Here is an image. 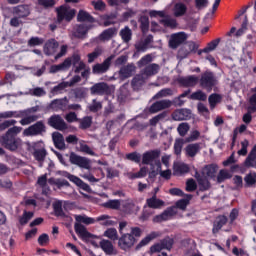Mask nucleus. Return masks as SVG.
Segmentation results:
<instances>
[{
  "label": "nucleus",
  "instance_id": "nucleus-62",
  "mask_svg": "<svg viewBox=\"0 0 256 256\" xmlns=\"http://www.w3.org/2000/svg\"><path fill=\"white\" fill-rule=\"evenodd\" d=\"M183 145H185V140L183 138L176 139L174 142V153L176 155H181L183 151Z\"/></svg>",
  "mask_w": 256,
  "mask_h": 256
},
{
  "label": "nucleus",
  "instance_id": "nucleus-24",
  "mask_svg": "<svg viewBox=\"0 0 256 256\" xmlns=\"http://www.w3.org/2000/svg\"><path fill=\"white\" fill-rule=\"evenodd\" d=\"M49 111H65L67 109V98L65 99H55L47 106Z\"/></svg>",
  "mask_w": 256,
  "mask_h": 256
},
{
  "label": "nucleus",
  "instance_id": "nucleus-11",
  "mask_svg": "<svg viewBox=\"0 0 256 256\" xmlns=\"http://www.w3.org/2000/svg\"><path fill=\"white\" fill-rule=\"evenodd\" d=\"M136 239L129 233H124L118 238V247L122 251H129L135 245Z\"/></svg>",
  "mask_w": 256,
  "mask_h": 256
},
{
  "label": "nucleus",
  "instance_id": "nucleus-14",
  "mask_svg": "<svg viewBox=\"0 0 256 256\" xmlns=\"http://www.w3.org/2000/svg\"><path fill=\"white\" fill-rule=\"evenodd\" d=\"M187 41V34L185 32H178L171 35L169 40L170 49H177L180 45Z\"/></svg>",
  "mask_w": 256,
  "mask_h": 256
},
{
  "label": "nucleus",
  "instance_id": "nucleus-46",
  "mask_svg": "<svg viewBox=\"0 0 256 256\" xmlns=\"http://www.w3.org/2000/svg\"><path fill=\"white\" fill-rule=\"evenodd\" d=\"M138 22L140 23V29L142 33H147L149 31V16L141 15L138 19Z\"/></svg>",
  "mask_w": 256,
  "mask_h": 256
},
{
  "label": "nucleus",
  "instance_id": "nucleus-55",
  "mask_svg": "<svg viewBox=\"0 0 256 256\" xmlns=\"http://www.w3.org/2000/svg\"><path fill=\"white\" fill-rule=\"evenodd\" d=\"M53 209L55 217H66L65 212L63 211V203H61V201L55 202L53 204Z\"/></svg>",
  "mask_w": 256,
  "mask_h": 256
},
{
  "label": "nucleus",
  "instance_id": "nucleus-36",
  "mask_svg": "<svg viewBox=\"0 0 256 256\" xmlns=\"http://www.w3.org/2000/svg\"><path fill=\"white\" fill-rule=\"evenodd\" d=\"M37 144L34 145L33 157L38 163H43L45 157H47V150L45 148L37 149Z\"/></svg>",
  "mask_w": 256,
  "mask_h": 256
},
{
  "label": "nucleus",
  "instance_id": "nucleus-20",
  "mask_svg": "<svg viewBox=\"0 0 256 256\" xmlns=\"http://www.w3.org/2000/svg\"><path fill=\"white\" fill-rule=\"evenodd\" d=\"M173 121H188L191 119V111L187 108L175 110L171 115Z\"/></svg>",
  "mask_w": 256,
  "mask_h": 256
},
{
  "label": "nucleus",
  "instance_id": "nucleus-51",
  "mask_svg": "<svg viewBox=\"0 0 256 256\" xmlns=\"http://www.w3.org/2000/svg\"><path fill=\"white\" fill-rule=\"evenodd\" d=\"M101 55H103V49L101 47H96L93 52L87 55L88 63H93V61L101 57Z\"/></svg>",
  "mask_w": 256,
  "mask_h": 256
},
{
  "label": "nucleus",
  "instance_id": "nucleus-61",
  "mask_svg": "<svg viewBox=\"0 0 256 256\" xmlns=\"http://www.w3.org/2000/svg\"><path fill=\"white\" fill-rule=\"evenodd\" d=\"M87 35V27L83 24L77 26L74 36L77 39H83Z\"/></svg>",
  "mask_w": 256,
  "mask_h": 256
},
{
  "label": "nucleus",
  "instance_id": "nucleus-6",
  "mask_svg": "<svg viewBox=\"0 0 256 256\" xmlns=\"http://www.w3.org/2000/svg\"><path fill=\"white\" fill-rule=\"evenodd\" d=\"M173 245H175V240L169 236H166L164 239L160 240L159 243H156L150 247V254L153 253H161L163 249L166 251H171L173 249Z\"/></svg>",
  "mask_w": 256,
  "mask_h": 256
},
{
  "label": "nucleus",
  "instance_id": "nucleus-26",
  "mask_svg": "<svg viewBox=\"0 0 256 256\" xmlns=\"http://www.w3.org/2000/svg\"><path fill=\"white\" fill-rule=\"evenodd\" d=\"M229 219L225 215H219L217 217L216 222H214L213 228H212V233L213 235H217L221 229H223L224 225H227V222Z\"/></svg>",
  "mask_w": 256,
  "mask_h": 256
},
{
  "label": "nucleus",
  "instance_id": "nucleus-47",
  "mask_svg": "<svg viewBox=\"0 0 256 256\" xmlns=\"http://www.w3.org/2000/svg\"><path fill=\"white\" fill-rule=\"evenodd\" d=\"M231 177H233V175H231V173H229V171L222 169L219 171V173L216 177V181L219 184L225 183V181H227V179H231Z\"/></svg>",
  "mask_w": 256,
  "mask_h": 256
},
{
  "label": "nucleus",
  "instance_id": "nucleus-10",
  "mask_svg": "<svg viewBox=\"0 0 256 256\" xmlns=\"http://www.w3.org/2000/svg\"><path fill=\"white\" fill-rule=\"evenodd\" d=\"M91 95H111V87L106 82H98L90 87Z\"/></svg>",
  "mask_w": 256,
  "mask_h": 256
},
{
  "label": "nucleus",
  "instance_id": "nucleus-31",
  "mask_svg": "<svg viewBox=\"0 0 256 256\" xmlns=\"http://www.w3.org/2000/svg\"><path fill=\"white\" fill-rule=\"evenodd\" d=\"M146 203L150 209H161L165 205V201L157 198L155 194L151 198H148Z\"/></svg>",
  "mask_w": 256,
  "mask_h": 256
},
{
  "label": "nucleus",
  "instance_id": "nucleus-8",
  "mask_svg": "<svg viewBox=\"0 0 256 256\" xmlns=\"http://www.w3.org/2000/svg\"><path fill=\"white\" fill-rule=\"evenodd\" d=\"M47 125L52 127V129H56V131H67L69 128L67 122L59 114L50 116L47 120Z\"/></svg>",
  "mask_w": 256,
  "mask_h": 256
},
{
  "label": "nucleus",
  "instance_id": "nucleus-56",
  "mask_svg": "<svg viewBox=\"0 0 256 256\" xmlns=\"http://www.w3.org/2000/svg\"><path fill=\"white\" fill-rule=\"evenodd\" d=\"M104 237H107L111 241H118L119 240V234L117 233V229H115V228H108L104 232Z\"/></svg>",
  "mask_w": 256,
  "mask_h": 256
},
{
  "label": "nucleus",
  "instance_id": "nucleus-40",
  "mask_svg": "<svg viewBox=\"0 0 256 256\" xmlns=\"http://www.w3.org/2000/svg\"><path fill=\"white\" fill-rule=\"evenodd\" d=\"M120 37L124 43H129L133 37V31H131V28L129 26H126L125 28L120 30Z\"/></svg>",
  "mask_w": 256,
  "mask_h": 256
},
{
  "label": "nucleus",
  "instance_id": "nucleus-7",
  "mask_svg": "<svg viewBox=\"0 0 256 256\" xmlns=\"http://www.w3.org/2000/svg\"><path fill=\"white\" fill-rule=\"evenodd\" d=\"M43 133H47V127L41 120L29 126L23 132L25 137H37L38 135H43Z\"/></svg>",
  "mask_w": 256,
  "mask_h": 256
},
{
  "label": "nucleus",
  "instance_id": "nucleus-16",
  "mask_svg": "<svg viewBox=\"0 0 256 256\" xmlns=\"http://www.w3.org/2000/svg\"><path fill=\"white\" fill-rule=\"evenodd\" d=\"M194 177L199 185V191H209L211 189V182L209 178L204 174L199 173L198 170H195Z\"/></svg>",
  "mask_w": 256,
  "mask_h": 256
},
{
  "label": "nucleus",
  "instance_id": "nucleus-22",
  "mask_svg": "<svg viewBox=\"0 0 256 256\" xmlns=\"http://www.w3.org/2000/svg\"><path fill=\"white\" fill-rule=\"evenodd\" d=\"M118 32H119V29L117 27L107 28L99 34L98 39L102 43H105V41H111L113 37H117Z\"/></svg>",
  "mask_w": 256,
  "mask_h": 256
},
{
  "label": "nucleus",
  "instance_id": "nucleus-43",
  "mask_svg": "<svg viewBox=\"0 0 256 256\" xmlns=\"http://www.w3.org/2000/svg\"><path fill=\"white\" fill-rule=\"evenodd\" d=\"M100 247L106 255H111L113 253V243L109 240L103 239L100 241Z\"/></svg>",
  "mask_w": 256,
  "mask_h": 256
},
{
  "label": "nucleus",
  "instance_id": "nucleus-35",
  "mask_svg": "<svg viewBox=\"0 0 256 256\" xmlns=\"http://www.w3.org/2000/svg\"><path fill=\"white\" fill-rule=\"evenodd\" d=\"M71 67L70 60H64L62 63L58 65H52L50 67V73H59V71H67Z\"/></svg>",
  "mask_w": 256,
  "mask_h": 256
},
{
  "label": "nucleus",
  "instance_id": "nucleus-63",
  "mask_svg": "<svg viewBox=\"0 0 256 256\" xmlns=\"http://www.w3.org/2000/svg\"><path fill=\"white\" fill-rule=\"evenodd\" d=\"M191 194L187 195L188 199H180L176 202L177 209H181V211H185L187 209V205H189V201H191Z\"/></svg>",
  "mask_w": 256,
  "mask_h": 256
},
{
  "label": "nucleus",
  "instance_id": "nucleus-30",
  "mask_svg": "<svg viewBox=\"0 0 256 256\" xmlns=\"http://www.w3.org/2000/svg\"><path fill=\"white\" fill-rule=\"evenodd\" d=\"M218 169L219 166H217V164L206 165L203 168L202 175H206V177L209 179H215Z\"/></svg>",
  "mask_w": 256,
  "mask_h": 256
},
{
  "label": "nucleus",
  "instance_id": "nucleus-21",
  "mask_svg": "<svg viewBox=\"0 0 256 256\" xmlns=\"http://www.w3.org/2000/svg\"><path fill=\"white\" fill-rule=\"evenodd\" d=\"M180 87H195L199 83V77L196 75L182 76L177 79Z\"/></svg>",
  "mask_w": 256,
  "mask_h": 256
},
{
  "label": "nucleus",
  "instance_id": "nucleus-4",
  "mask_svg": "<svg viewBox=\"0 0 256 256\" xmlns=\"http://www.w3.org/2000/svg\"><path fill=\"white\" fill-rule=\"evenodd\" d=\"M200 87L205 89L207 93H211L213 91V87L217 86V77L215 73L211 71H205L201 74L200 79H198Z\"/></svg>",
  "mask_w": 256,
  "mask_h": 256
},
{
  "label": "nucleus",
  "instance_id": "nucleus-57",
  "mask_svg": "<svg viewBox=\"0 0 256 256\" xmlns=\"http://www.w3.org/2000/svg\"><path fill=\"white\" fill-rule=\"evenodd\" d=\"M74 185H77L80 189L83 191H86V193H91V186L89 184L85 183L81 178L76 177V180H74Z\"/></svg>",
  "mask_w": 256,
  "mask_h": 256
},
{
  "label": "nucleus",
  "instance_id": "nucleus-23",
  "mask_svg": "<svg viewBox=\"0 0 256 256\" xmlns=\"http://www.w3.org/2000/svg\"><path fill=\"white\" fill-rule=\"evenodd\" d=\"M136 67L134 64H127L122 66L118 72L120 81H125V79H129V77H133V72Z\"/></svg>",
  "mask_w": 256,
  "mask_h": 256
},
{
  "label": "nucleus",
  "instance_id": "nucleus-60",
  "mask_svg": "<svg viewBox=\"0 0 256 256\" xmlns=\"http://www.w3.org/2000/svg\"><path fill=\"white\" fill-rule=\"evenodd\" d=\"M185 13H187V6H185V4L179 3L175 5V17H183Z\"/></svg>",
  "mask_w": 256,
  "mask_h": 256
},
{
  "label": "nucleus",
  "instance_id": "nucleus-28",
  "mask_svg": "<svg viewBox=\"0 0 256 256\" xmlns=\"http://www.w3.org/2000/svg\"><path fill=\"white\" fill-rule=\"evenodd\" d=\"M52 139L56 149H59L60 151H63V149H65V138L63 137V134H61L60 132H54L52 134Z\"/></svg>",
  "mask_w": 256,
  "mask_h": 256
},
{
  "label": "nucleus",
  "instance_id": "nucleus-48",
  "mask_svg": "<svg viewBox=\"0 0 256 256\" xmlns=\"http://www.w3.org/2000/svg\"><path fill=\"white\" fill-rule=\"evenodd\" d=\"M172 95L173 90L171 88H163L153 96V99H163V97H171Z\"/></svg>",
  "mask_w": 256,
  "mask_h": 256
},
{
  "label": "nucleus",
  "instance_id": "nucleus-32",
  "mask_svg": "<svg viewBox=\"0 0 256 256\" xmlns=\"http://www.w3.org/2000/svg\"><path fill=\"white\" fill-rule=\"evenodd\" d=\"M187 157H196L201 151V143L188 144L185 148Z\"/></svg>",
  "mask_w": 256,
  "mask_h": 256
},
{
  "label": "nucleus",
  "instance_id": "nucleus-45",
  "mask_svg": "<svg viewBox=\"0 0 256 256\" xmlns=\"http://www.w3.org/2000/svg\"><path fill=\"white\" fill-rule=\"evenodd\" d=\"M105 209H113L114 211H119L121 209V200H108L103 204Z\"/></svg>",
  "mask_w": 256,
  "mask_h": 256
},
{
  "label": "nucleus",
  "instance_id": "nucleus-52",
  "mask_svg": "<svg viewBox=\"0 0 256 256\" xmlns=\"http://www.w3.org/2000/svg\"><path fill=\"white\" fill-rule=\"evenodd\" d=\"M219 43H221V38L212 40L203 49V53H211V51H215V49H217V47L219 46Z\"/></svg>",
  "mask_w": 256,
  "mask_h": 256
},
{
  "label": "nucleus",
  "instance_id": "nucleus-59",
  "mask_svg": "<svg viewBox=\"0 0 256 256\" xmlns=\"http://www.w3.org/2000/svg\"><path fill=\"white\" fill-rule=\"evenodd\" d=\"M143 83H145V78H143L142 75H136L131 81V85L134 89H139V87H143Z\"/></svg>",
  "mask_w": 256,
  "mask_h": 256
},
{
  "label": "nucleus",
  "instance_id": "nucleus-37",
  "mask_svg": "<svg viewBox=\"0 0 256 256\" xmlns=\"http://www.w3.org/2000/svg\"><path fill=\"white\" fill-rule=\"evenodd\" d=\"M245 167H256V145L253 146L245 162Z\"/></svg>",
  "mask_w": 256,
  "mask_h": 256
},
{
  "label": "nucleus",
  "instance_id": "nucleus-27",
  "mask_svg": "<svg viewBox=\"0 0 256 256\" xmlns=\"http://www.w3.org/2000/svg\"><path fill=\"white\" fill-rule=\"evenodd\" d=\"M159 232H151L150 234H148L146 237H144L137 245H136V249L137 251H139V249H141L142 247H146V245H149L151 241H154V239H157V237H159Z\"/></svg>",
  "mask_w": 256,
  "mask_h": 256
},
{
  "label": "nucleus",
  "instance_id": "nucleus-5",
  "mask_svg": "<svg viewBox=\"0 0 256 256\" xmlns=\"http://www.w3.org/2000/svg\"><path fill=\"white\" fill-rule=\"evenodd\" d=\"M149 16L151 18L161 17L162 19L159 20L160 25H163L164 27H168L169 29H177V20L174 18H171V16H169L167 12H165V10H162V11L151 10L149 12Z\"/></svg>",
  "mask_w": 256,
  "mask_h": 256
},
{
  "label": "nucleus",
  "instance_id": "nucleus-50",
  "mask_svg": "<svg viewBox=\"0 0 256 256\" xmlns=\"http://www.w3.org/2000/svg\"><path fill=\"white\" fill-rule=\"evenodd\" d=\"M189 99H192V101H207V94L201 90H197L189 96Z\"/></svg>",
  "mask_w": 256,
  "mask_h": 256
},
{
  "label": "nucleus",
  "instance_id": "nucleus-54",
  "mask_svg": "<svg viewBox=\"0 0 256 256\" xmlns=\"http://www.w3.org/2000/svg\"><path fill=\"white\" fill-rule=\"evenodd\" d=\"M45 43V39L38 37V36H33L28 40V47H40Z\"/></svg>",
  "mask_w": 256,
  "mask_h": 256
},
{
  "label": "nucleus",
  "instance_id": "nucleus-44",
  "mask_svg": "<svg viewBox=\"0 0 256 256\" xmlns=\"http://www.w3.org/2000/svg\"><path fill=\"white\" fill-rule=\"evenodd\" d=\"M72 93L75 99H79V101H83L87 97V88L85 87H78L72 90Z\"/></svg>",
  "mask_w": 256,
  "mask_h": 256
},
{
  "label": "nucleus",
  "instance_id": "nucleus-39",
  "mask_svg": "<svg viewBox=\"0 0 256 256\" xmlns=\"http://www.w3.org/2000/svg\"><path fill=\"white\" fill-rule=\"evenodd\" d=\"M189 171H191V168L186 163L174 165V175H186Z\"/></svg>",
  "mask_w": 256,
  "mask_h": 256
},
{
  "label": "nucleus",
  "instance_id": "nucleus-17",
  "mask_svg": "<svg viewBox=\"0 0 256 256\" xmlns=\"http://www.w3.org/2000/svg\"><path fill=\"white\" fill-rule=\"evenodd\" d=\"M171 105H173V102L171 100L156 101L150 106L149 113H159V111L169 109Z\"/></svg>",
  "mask_w": 256,
  "mask_h": 256
},
{
  "label": "nucleus",
  "instance_id": "nucleus-1",
  "mask_svg": "<svg viewBox=\"0 0 256 256\" xmlns=\"http://www.w3.org/2000/svg\"><path fill=\"white\" fill-rule=\"evenodd\" d=\"M21 131H23V128L19 126H14L8 129L6 134L0 139L3 147L8 149V151H17V149L21 147V139L17 137Z\"/></svg>",
  "mask_w": 256,
  "mask_h": 256
},
{
  "label": "nucleus",
  "instance_id": "nucleus-19",
  "mask_svg": "<svg viewBox=\"0 0 256 256\" xmlns=\"http://www.w3.org/2000/svg\"><path fill=\"white\" fill-rule=\"evenodd\" d=\"M13 15H17L19 19H25L31 15V7L27 4H21L18 6H14L12 9Z\"/></svg>",
  "mask_w": 256,
  "mask_h": 256
},
{
  "label": "nucleus",
  "instance_id": "nucleus-49",
  "mask_svg": "<svg viewBox=\"0 0 256 256\" xmlns=\"http://www.w3.org/2000/svg\"><path fill=\"white\" fill-rule=\"evenodd\" d=\"M35 213L31 211L24 210L23 215L19 218L20 225H27L31 219H33V216Z\"/></svg>",
  "mask_w": 256,
  "mask_h": 256
},
{
  "label": "nucleus",
  "instance_id": "nucleus-58",
  "mask_svg": "<svg viewBox=\"0 0 256 256\" xmlns=\"http://www.w3.org/2000/svg\"><path fill=\"white\" fill-rule=\"evenodd\" d=\"M109 219H111V216L104 214V215L98 216L96 218V221H104L101 223V225H104L105 227H110V226L115 225L116 222L113 220H109Z\"/></svg>",
  "mask_w": 256,
  "mask_h": 256
},
{
  "label": "nucleus",
  "instance_id": "nucleus-18",
  "mask_svg": "<svg viewBox=\"0 0 256 256\" xmlns=\"http://www.w3.org/2000/svg\"><path fill=\"white\" fill-rule=\"evenodd\" d=\"M161 151L159 150H149L142 155V165H153L155 159H159Z\"/></svg>",
  "mask_w": 256,
  "mask_h": 256
},
{
  "label": "nucleus",
  "instance_id": "nucleus-64",
  "mask_svg": "<svg viewBox=\"0 0 256 256\" xmlns=\"http://www.w3.org/2000/svg\"><path fill=\"white\" fill-rule=\"evenodd\" d=\"M91 5L94 7L95 11L103 12L107 8V4H105L103 0H98V1L93 0L91 2Z\"/></svg>",
  "mask_w": 256,
  "mask_h": 256
},
{
  "label": "nucleus",
  "instance_id": "nucleus-29",
  "mask_svg": "<svg viewBox=\"0 0 256 256\" xmlns=\"http://www.w3.org/2000/svg\"><path fill=\"white\" fill-rule=\"evenodd\" d=\"M120 207L124 213L131 215L135 209V201L133 199L120 200Z\"/></svg>",
  "mask_w": 256,
  "mask_h": 256
},
{
  "label": "nucleus",
  "instance_id": "nucleus-3",
  "mask_svg": "<svg viewBox=\"0 0 256 256\" xmlns=\"http://www.w3.org/2000/svg\"><path fill=\"white\" fill-rule=\"evenodd\" d=\"M56 13V23L61 25L63 21L65 23H71L77 15V10L69 7L67 4H62L55 8Z\"/></svg>",
  "mask_w": 256,
  "mask_h": 256
},
{
  "label": "nucleus",
  "instance_id": "nucleus-13",
  "mask_svg": "<svg viewBox=\"0 0 256 256\" xmlns=\"http://www.w3.org/2000/svg\"><path fill=\"white\" fill-rule=\"evenodd\" d=\"M69 161L71 165H77V167H80L81 169H89V159L77 155L75 152H71L69 155Z\"/></svg>",
  "mask_w": 256,
  "mask_h": 256
},
{
  "label": "nucleus",
  "instance_id": "nucleus-15",
  "mask_svg": "<svg viewBox=\"0 0 256 256\" xmlns=\"http://www.w3.org/2000/svg\"><path fill=\"white\" fill-rule=\"evenodd\" d=\"M57 49H59V42L55 40V38L48 39L43 46L44 55H46V57L55 55Z\"/></svg>",
  "mask_w": 256,
  "mask_h": 256
},
{
  "label": "nucleus",
  "instance_id": "nucleus-2",
  "mask_svg": "<svg viewBox=\"0 0 256 256\" xmlns=\"http://www.w3.org/2000/svg\"><path fill=\"white\" fill-rule=\"evenodd\" d=\"M75 219L77 223L74 225V230L77 236L83 240L93 239V234L87 231V228L84 225H93L95 219L83 215H77ZM81 223H84V225Z\"/></svg>",
  "mask_w": 256,
  "mask_h": 256
},
{
  "label": "nucleus",
  "instance_id": "nucleus-38",
  "mask_svg": "<svg viewBox=\"0 0 256 256\" xmlns=\"http://www.w3.org/2000/svg\"><path fill=\"white\" fill-rule=\"evenodd\" d=\"M48 183L50 185H55L57 187V189H63V187H70L71 184H69V181L65 180V179H61V178H50L48 180Z\"/></svg>",
  "mask_w": 256,
  "mask_h": 256
},
{
  "label": "nucleus",
  "instance_id": "nucleus-42",
  "mask_svg": "<svg viewBox=\"0 0 256 256\" xmlns=\"http://www.w3.org/2000/svg\"><path fill=\"white\" fill-rule=\"evenodd\" d=\"M223 97L221 94L213 93L208 97V103L210 105V109H215L218 103H221Z\"/></svg>",
  "mask_w": 256,
  "mask_h": 256
},
{
  "label": "nucleus",
  "instance_id": "nucleus-12",
  "mask_svg": "<svg viewBox=\"0 0 256 256\" xmlns=\"http://www.w3.org/2000/svg\"><path fill=\"white\" fill-rule=\"evenodd\" d=\"M12 117H15V119H20L21 117H23L20 120V124L23 125V126L31 125V123H35V121H37V119H39L38 115L27 116V112L25 110L13 111V116Z\"/></svg>",
  "mask_w": 256,
  "mask_h": 256
},
{
  "label": "nucleus",
  "instance_id": "nucleus-25",
  "mask_svg": "<svg viewBox=\"0 0 256 256\" xmlns=\"http://www.w3.org/2000/svg\"><path fill=\"white\" fill-rule=\"evenodd\" d=\"M177 212L175 211V208L170 207L167 208L162 214L157 215L153 218L154 223H161L162 221H168L170 217H173L176 215Z\"/></svg>",
  "mask_w": 256,
  "mask_h": 256
},
{
  "label": "nucleus",
  "instance_id": "nucleus-53",
  "mask_svg": "<svg viewBox=\"0 0 256 256\" xmlns=\"http://www.w3.org/2000/svg\"><path fill=\"white\" fill-rule=\"evenodd\" d=\"M141 153L134 151L131 153H128L125 155V159H127V161H132V163H141Z\"/></svg>",
  "mask_w": 256,
  "mask_h": 256
},
{
  "label": "nucleus",
  "instance_id": "nucleus-9",
  "mask_svg": "<svg viewBox=\"0 0 256 256\" xmlns=\"http://www.w3.org/2000/svg\"><path fill=\"white\" fill-rule=\"evenodd\" d=\"M115 59V55H110L102 63H97L92 67L93 75H103L111 69V63Z\"/></svg>",
  "mask_w": 256,
  "mask_h": 256
},
{
  "label": "nucleus",
  "instance_id": "nucleus-41",
  "mask_svg": "<svg viewBox=\"0 0 256 256\" xmlns=\"http://www.w3.org/2000/svg\"><path fill=\"white\" fill-rule=\"evenodd\" d=\"M79 129H82V131H85L89 129L93 125V117L91 116H85L82 119H79Z\"/></svg>",
  "mask_w": 256,
  "mask_h": 256
},
{
  "label": "nucleus",
  "instance_id": "nucleus-33",
  "mask_svg": "<svg viewBox=\"0 0 256 256\" xmlns=\"http://www.w3.org/2000/svg\"><path fill=\"white\" fill-rule=\"evenodd\" d=\"M77 21L79 23H95V18L89 12L80 10L77 15Z\"/></svg>",
  "mask_w": 256,
  "mask_h": 256
},
{
  "label": "nucleus",
  "instance_id": "nucleus-34",
  "mask_svg": "<svg viewBox=\"0 0 256 256\" xmlns=\"http://www.w3.org/2000/svg\"><path fill=\"white\" fill-rule=\"evenodd\" d=\"M159 71H161V66H159V64L152 63L144 68V75H146V77H153L154 75H157Z\"/></svg>",
  "mask_w": 256,
  "mask_h": 256
}]
</instances>
